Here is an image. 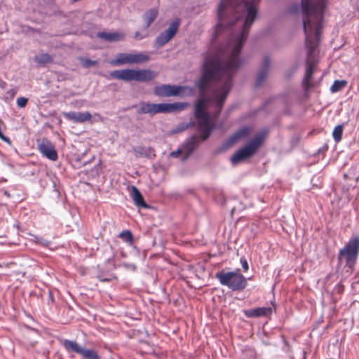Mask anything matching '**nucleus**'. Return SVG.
I'll return each instance as SVG.
<instances>
[{"label":"nucleus","instance_id":"2","mask_svg":"<svg viewBox=\"0 0 359 359\" xmlns=\"http://www.w3.org/2000/svg\"><path fill=\"white\" fill-rule=\"evenodd\" d=\"M325 8L326 3H323V0H320L319 2L314 0H302L300 6L295 3L288 9L289 13L292 14L299 12L302 14L303 27L306 36L305 46L307 49L306 72L302 81L305 90L312 87L311 80L317 62V48L323 29Z\"/></svg>","mask_w":359,"mask_h":359},{"label":"nucleus","instance_id":"20","mask_svg":"<svg viewBox=\"0 0 359 359\" xmlns=\"http://www.w3.org/2000/svg\"><path fill=\"white\" fill-rule=\"evenodd\" d=\"M130 195H131L133 200L135 202V204L137 206L142 207V208L147 207V205L144 202L142 194L140 193V191L136 187L132 186Z\"/></svg>","mask_w":359,"mask_h":359},{"label":"nucleus","instance_id":"12","mask_svg":"<svg viewBox=\"0 0 359 359\" xmlns=\"http://www.w3.org/2000/svg\"><path fill=\"white\" fill-rule=\"evenodd\" d=\"M198 144L199 137L197 135H193L181 146L183 151V161L187 159L190 156L192 152L197 148Z\"/></svg>","mask_w":359,"mask_h":359},{"label":"nucleus","instance_id":"1","mask_svg":"<svg viewBox=\"0 0 359 359\" xmlns=\"http://www.w3.org/2000/svg\"><path fill=\"white\" fill-rule=\"evenodd\" d=\"M260 0H220L218 23L212 38L227 36L224 47L212 57H206L200 79H232L242 64L240 53L257 15Z\"/></svg>","mask_w":359,"mask_h":359},{"label":"nucleus","instance_id":"32","mask_svg":"<svg viewBox=\"0 0 359 359\" xmlns=\"http://www.w3.org/2000/svg\"><path fill=\"white\" fill-rule=\"evenodd\" d=\"M147 36V33L146 34H142L140 32H137L135 34V38L136 39H138V40L142 39L145 38Z\"/></svg>","mask_w":359,"mask_h":359},{"label":"nucleus","instance_id":"17","mask_svg":"<svg viewBox=\"0 0 359 359\" xmlns=\"http://www.w3.org/2000/svg\"><path fill=\"white\" fill-rule=\"evenodd\" d=\"M97 36L108 42L120 41L124 39L125 35L120 32H100Z\"/></svg>","mask_w":359,"mask_h":359},{"label":"nucleus","instance_id":"33","mask_svg":"<svg viewBox=\"0 0 359 359\" xmlns=\"http://www.w3.org/2000/svg\"><path fill=\"white\" fill-rule=\"evenodd\" d=\"M123 266L128 269H130L131 271H135L136 269V266L133 264H129V263H124Z\"/></svg>","mask_w":359,"mask_h":359},{"label":"nucleus","instance_id":"8","mask_svg":"<svg viewBox=\"0 0 359 359\" xmlns=\"http://www.w3.org/2000/svg\"><path fill=\"white\" fill-rule=\"evenodd\" d=\"M180 25V19L177 18L170 23L168 28L161 33L156 39V43L158 46H163L170 41L176 34Z\"/></svg>","mask_w":359,"mask_h":359},{"label":"nucleus","instance_id":"4","mask_svg":"<svg viewBox=\"0 0 359 359\" xmlns=\"http://www.w3.org/2000/svg\"><path fill=\"white\" fill-rule=\"evenodd\" d=\"M215 278L222 285L226 286L233 291L242 290L247 285L246 278L238 271H222L215 274Z\"/></svg>","mask_w":359,"mask_h":359},{"label":"nucleus","instance_id":"9","mask_svg":"<svg viewBox=\"0 0 359 359\" xmlns=\"http://www.w3.org/2000/svg\"><path fill=\"white\" fill-rule=\"evenodd\" d=\"M37 147L41 154L51 161H57V153L52 142L46 138L37 141Z\"/></svg>","mask_w":359,"mask_h":359},{"label":"nucleus","instance_id":"18","mask_svg":"<svg viewBox=\"0 0 359 359\" xmlns=\"http://www.w3.org/2000/svg\"><path fill=\"white\" fill-rule=\"evenodd\" d=\"M248 133V129L247 128H243L238 130L233 135H232L224 144V148H229L231 147L234 143H236L241 138L245 137Z\"/></svg>","mask_w":359,"mask_h":359},{"label":"nucleus","instance_id":"11","mask_svg":"<svg viewBox=\"0 0 359 359\" xmlns=\"http://www.w3.org/2000/svg\"><path fill=\"white\" fill-rule=\"evenodd\" d=\"M270 67V59L269 56L265 55L263 57L261 67L258 71L255 85L257 87L261 86L268 76Z\"/></svg>","mask_w":359,"mask_h":359},{"label":"nucleus","instance_id":"31","mask_svg":"<svg viewBox=\"0 0 359 359\" xmlns=\"http://www.w3.org/2000/svg\"><path fill=\"white\" fill-rule=\"evenodd\" d=\"M241 264L244 271H247L249 269V266L247 260L244 257L241 258Z\"/></svg>","mask_w":359,"mask_h":359},{"label":"nucleus","instance_id":"34","mask_svg":"<svg viewBox=\"0 0 359 359\" xmlns=\"http://www.w3.org/2000/svg\"><path fill=\"white\" fill-rule=\"evenodd\" d=\"M3 193H4V194L7 198H10V197H11V194H10V193H9L8 191H6V190H4V191H3Z\"/></svg>","mask_w":359,"mask_h":359},{"label":"nucleus","instance_id":"29","mask_svg":"<svg viewBox=\"0 0 359 359\" xmlns=\"http://www.w3.org/2000/svg\"><path fill=\"white\" fill-rule=\"evenodd\" d=\"M28 102V99L24 97H18L16 100V103L18 107L24 108Z\"/></svg>","mask_w":359,"mask_h":359},{"label":"nucleus","instance_id":"30","mask_svg":"<svg viewBox=\"0 0 359 359\" xmlns=\"http://www.w3.org/2000/svg\"><path fill=\"white\" fill-rule=\"evenodd\" d=\"M180 154H182L183 155V151H182V147L179 148L176 151H172L170 154V156L171 157H173V158H177L179 157V156Z\"/></svg>","mask_w":359,"mask_h":359},{"label":"nucleus","instance_id":"27","mask_svg":"<svg viewBox=\"0 0 359 359\" xmlns=\"http://www.w3.org/2000/svg\"><path fill=\"white\" fill-rule=\"evenodd\" d=\"M119 237L126 242H131L133 241V234L130 231H122L120 233Z\"/></svg>","mask_w":359,"mask_h":359},{"label":"nucleus","instance_id":"5","mask_svg":"<svg viewBox=\"0 0 359 359\" xmlns=\"http://www.w3.org/2000/svg\"><path fill=\"white\" fill-rule=\"evenodd\" d=\"M359 252V237L351 238L338 255L340 262L345 261L346 266L350 269H354Z\"/></svg>","mask_w":359,"mask_h":359},{"label":"nucleus","instance_id":"6","mask_svg":"<svg viewBox=\"0 0 359 359\" xmlns=\"http://www.w3.org/2000/svg\"><path fill=\"white\" fill-rule=\"evenodd\" d=\"M266 137L265 132H260L244 147L236 151L231 158L233 164H237L240 161L251 157L260 147Z\"/></svg>","mask_w":359,"mask_h":359},{"label":"nucleus","instance_id":"3","mask_svg":"<svg viewBox=\"0 0 359 359\" xmlns=\"http://www.w3.org/2000/svg\"><path fill=\"white\" fill-rule=\"evenodd\" d=\"M188 106L189 104L187 102L154 104L142 102L137 105L133 106V107L137 109L138 114H149L152 116L159 113L166 114L176 111H182Z\"/></svg>","mask_w":359,"mask_h":359},{"label":"nucleus","instance_id":"16","mask_svg":"<svg viewBox=\"0 0 359 359\" xmlns=\"http://www.w3.org/2000/svg\"><path fill=\"white\" fill-rule=\"evenodd\" d=\"M158 75L154 71L150 69L136 70L135 81L147 82L155 79Z\"/></svg>","mask_w":359,"mask_h":359},{"label":"nucleus","instance_id":"13","mask_svg":"<svg viewBox=\"0 0 359 359\" xmlns=\"http://www.w3.org/2000/svg\"><path fill=\"white\" fill-rule=\"evenodd\" d=\"M135 75L136 70L130 69L114 70L110 73L112 78L125 81H135Z\"/></svg>","mask_w":359,"mask_h":359},{"label":"nucleus","instance_id":"26","mask_svg":"<svg viewBox=\"0 0 359 359\" xmlns=\"http://www.w3.org/2000/svg\"><path fill=\"white\" fill-rule=\"evenodd\" d=\"M82 65L86 68H89L93 66H95L97 65V61L92 60L88 58H82L81 60Z\"/></svg>","mask_w":359,"mask_h":359},{"label":"nucleus","instance_id":"21","mask_svg":"<svg viewBox=\"0 0 359 359\" xmlns=\"http://www.w3.org/2000/svg\"><path fill=\"white\" fill-rule=\"evenodd\" d=\"M158 15V11L155 8H151L144 14V20L146 22L145 29H147L151 24L155 20Z\"/></svg>","mask_w":359,"mask_h":359},{"label":"nucleus","instance_id":"22","mask_svg":"<svg viewBox=\"0 0 359 359\" xmlns=\"http://www.w3.org/2000/svg\"><path fill=\"white\" fill-rule=\"evenodd\" d=\"M133 64H140L147 62L149 60L150 57L149 55L140 52L137 53H132Z\"/></svg>","mask_w":359,"mask_h":359},{"label":"nucleus","instance_id":"19","mask_svg":"<svg viewBox=\"0 0 359 359\" xmlns=\"http://www.w3.org/2000/svg\"><path fill=\"white\" fill-rule=\"evenodd\" d=\"M110 63L114 66L133 64L132 53H118L116 55V58L112 60Z\"/></svg>","mask_w":359,"mask_h":359},{"label":"nucleus","instance_id":"14","mask_svg":"<svg viewBox=\"0 0 359 359\" xmlns=\"http://www.w3.org/2000/svg\"><path fill=\"white\" fill-rule=\"evenodd\" d=\"M64 116L70 121H73L76 123H84L91 119V114L88 111L84 112H76L69 111L64 113Z\"/></svg>","mask_w":359,"mask_h":359},{"label":"nucleus","instance_id":"7","mask_svg":"<svg viewBox=\"0 0 359 359\" xmlns=\"http://www.w3.org/2000/svg\"><path fill=\"white\" fill-rule=\"evenodd\" d=\"M63 346L67 352L80 354L85 359H100V356L96 351L84 348L75 341L65 339L63 342Z\"/></svg>","mask_w":359,"mask_h":359},{"label":"nucleus","instance_id":"15","mask_svg":"<svg viewBox=\"0 0 359 359\" xmlns=\"http://www.w3.org/2000/svg\"><path fill=\"white\" fill-rule=\"evenodd\" d=\"M271 313V307H259L244 311L245 316L248 318L269 316Z\"/></svg>","mask_w":359,"mask_h":359},{"label":"nucleus","instance_id":"28","mask_svg":"<svg viewBox=\"0 0 359 359\" xmlns=\"http://www.w3.org/2000/svg\"><path fill=\"white\" fill-rule=\"evenodd\" d=\"M34 242L44 247H48L50 244V241L38 236H34Z\"/></svg>","mask_w":359,"mask_h":359},{"label":"nucleus","instance_id":"35","mask_svg":"<svg viewBox=\"0 0 359 359\" xmlns=\"http://www.w3.org/2000/svg\"><path fill=\"white\" fill-rule=\"evenodd\" d=\"M8 93H10L12 96H14V95H15V94L16 93V90H14V89H12V90H11L8 92Z\"/></svg>","mask_w":359,"mask_h":359},{"label":"nucleus","instance_id":"24","mask_svg":"<svg viewBox=\"0 0 359 359\" xmlns=\"http://www.w3.org/2000/svg\"><path fill=\"white\" fill-rule=\"evenodd\" d=\"M346 83L344 80H336L330 87V91L332 93L339 92L346 86Z\"/></svg>","mask_w":359,"mask_h":359},{"label":"nucleus","instance_id":"36","mask_svg":"<svg viewBox=\"0 0 359 359\" xmlns=\"http://www.w3.org/2000/svg\"><path fill=\"white\" fill-rule=\"evenodd\" d=\"M314 1H318V2H319V1H320V0H314ZM323 3H326V0H323Z\"/></svg>","mask_w":359,"mask_h":359},{"label":"nucleus","instance_id":"25","mask_svg":"<svg viewBox=\"0 0 359 359\" xmlns=\"http://www.w3.org/2000/svg\"><path fill=\"white\" fill-rule=\"evenodd\" d=\"M343 129V125H338L334 128L332 132V137L336 142H339L341 141L342 137Z\"/></svg>","mask_w":359,"mask_h":359},{"label":"nucleus","instance_id":"23","mask_svg":"<svg viewBox=\"0 0 359 359\" xmlns=\"http://www.w3.org/2000/svg\"><path fill=\"white\" fill-rule=\"evenodd\" d=\"M52 60V57L48 53H42L34 57V61L42 65L50 63Z\"/></svg>","mask_w":359,"mask_h":359},{"label":"nucleus","instance_id":"10","mask_svg":"<svg viewBox=\"0 0 359 359\" xmlns=\"http://www.w3.org/2000/svg\"><path fill=\"white\" fill-rule=\"evenodd\" d=\"M181 89V86L165 84L155 87L154 93L160 97H170L179 95Z\"/></svg>","mask_w":359,"mask_h":359}]
</instances>
